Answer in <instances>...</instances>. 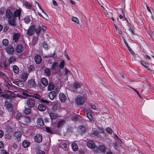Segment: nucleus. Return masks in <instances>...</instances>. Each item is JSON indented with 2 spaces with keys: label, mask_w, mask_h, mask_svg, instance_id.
<instances>
[{
  "label": "nucleus",
  "mask_w": 154,
  "mask_h": 154,
  "mask_svg": "<svg viewBox=\"0 0 154 154\" xmlns=\"http://www.w3.org/2000/svg\"><path fill=\"white\" fill-rule=\"evenodd\" d=\"M65 64V61L63 60L60 62V64L58 62H55L52 63L51 68L54 72L59 75L61 73V69L63 68Z\"/></svg>",
  "instance_id": "f257e3e1"
},
{
  "label": "nucleus",
  "mask_w": 154,
  "mask_h": 154,
  "mask_svg": "<svg viewBox=\"0 0 154 154\" xmlns=\"http://www.w3.org/2000/svg\"><path fill=\"white\" fill-rule=\"evenodd\" d=\"M85 99L84 97L79 95L77 96L75 99V103L78 105H83L85 102Z\"/></svg>",
  "instance_id": "f03ea898"
},
{
  "label": "nucleus",
  "mask_w": 154,
  "mask_h": 154,
  "mask_svg": "<svg viewBox=\"0 0 154 154\" xmlns=\"http://www.w3.org/2000/svg\"><path fill=\"white\" fill-rule=\"evenodd\" d=\"M9 64L8 60L5 59L0 63V67L7 70L9 68Z\"/></svg>",
  "instance_id": "7ed1b4c3"
},
{
  "label": "nucleus",
  "mask_w": 154,
  "mask_h": 154,
  "mask_svg": "<svg viewBox=\"0 0 154 154\" xmlns=\"http://www.w3.org/2000/svg\"><path fill=\"white\" fill-rule=\"evenodd\" d=\"M58 88L55 90V91H52L49 92L48 97L51 100H53L57 94L59 92Z\"/></svg>",
  "instance_id": "20e7f679"
},
{
  "label": "nucleus",
  "mask_w": 154,
  "mask_h": 154,
  "mask_svg": "<svg viewBox=\"0 0 154 154\" xmlns=\"http://www.w3.org/2000/svg\"><path fill=\"white\" fill-rule=\"evenodd\" d=\"M36 83L35 81L31 79L28 80L27 85L30 88H34L35 87Z\"/></svg>",
  "instance_id": "39448f33"
},
{
  "label": "nucleus",
  "mask_w": 154,
  "mask_h": 154,
  "mask_svg": "<svg viewBox=\"0 0 154 154\" xmlns=\"http://www.w3.org/2000/svg\"><path fill=\"white\" fill-rule=\"evenodd\" d=\"M21 11L22 10L20 8L15 11L14 12L13 17L16 18L17 17H18V19L19 20L21 16Z\"/></svg>",
  "instance_id": "423d86ee"
},
{
  "label": "nucleus",
  "mask_w": 154,
  "mask_h": 154,
  "mask_svg": "<svg viewBox=\"0 0 154 154\" xmlns=\"http://www.w3.org/2000/svg\"><path fill=\"white\" fill-rule=\"evenodd\" d=\"M21 135L22 134L20 131H15L14 134L15 140L18 142L20 141Z\"/></svg>",
  "instance_id": "0eeeda50"
},
{
  "label": "nucleus",
  "mask_w": 154,
  "mask_h": 154,
  "mask_svg": "<svg viewBox=\"0 0 154 154\" xmlns=\"http://www.w3.org/2000/svg\"><path fill=\"white\" fill-rule=\"evenodd\" d=\"M26 104L29 107H33L35 105V101L32 99H29L26 101Z\"/></svg>",
  "instance_id": "6e6552de"
},
{
  "label": "nucleus",
  "mask_w": 154,
  "mask_h": 154,
  "mask_svg": "<svg viewBox=\"0 0 154 154\" xmlns=\"http://www.w3.org/2000/svg\"><path fill=\"white\" fill-rule=\"evenodd\" d=\"M5 106L6 107L7 109L10 112H12L13 108V106L11 104L9 103L8 101H5Z\"/></svg>",
  "instance_id": "1a4fd4ad"
},
{
  "label": "nucleus",
  "mask_w": 154,
  "mask_h": 154,
  "mask_svg": "<svg viewBox=\"0 0 154 154\" xmlns=\"http://www.w3.org/2000/svg\"><path fill=\"white\" fill-rule=\"evenodd\" d=\"M82 85L81 84L75 82L73 85V88L71 89V90L73 92H75L76 89L80 88Z\"/></svg>",
  "instance_id": "9d476101"
},
{
  "label": "nucleus",
  "mask_w": 154,
  "mask_h": 154,
  "mask_svg": "<svg viewBox=\"0 0 154 154\" xmlns=\"http://www.w3.org/2000/svg\"><path fill=\"white\" fill-rule=\"evenodd\" d=\"M35 31V27L33 25H32L29 28L27 31V34L29 36L32 35Z\"/></svg>",
  "instance_id": "9b49d317"
},
{
  "label": "nucleus",
  "mask_w": 154,
  "mask_h": 154,
  "mask_svg": "<svg viewBox=\"0 0 154 154\" xmlns=\"http://www.w3.org/2000/svg\"><path fill=\"white\" fill-rule=\"evenodd\" d=\"M16 18L13 17H12L8 20L9 24L12 26H14L16 25Z\"/></svg>",
  "instance_id": "f8f14e48"
},
{
  "label": "nucleus",
  "mask_w": 154,
  "mask_h": 154,
  "mask_svg": "<svg viewBox=\"0 0 154 154\" xmlns=\"http://www.w3.org/2000/svg\"><path fill=\"white\" fill-rule=\"evenodd\" d=\"M34 139L36 142L38 143H40L42 141V137L40 134H37L35 136Z\"/></svg>",
  "instance_id": "ddd939ff"
},
{
  "label": "nucleus",
  "mask_w": 154,
  "mask_h": 154,
  "mask_svg": "<svg viewBox=\"0 0 154 154\" xmlns=\"http://www.w3.org/2000/svg\"><path fill=\"white\" fill-rule=\"evenodd\" d=\"M6 17L8 19V20L12 17L13 14L12 11L9 9H7L5 13Z\"/></svg>",
  "instance_id": "4468645a"
},
{
  "label": "nucleus",
  "mask_w": 154,
  "mask_h": 154,
  "mask_svg": "<svg viewBox=\"0 0 154 154\" xmlns=\"http://www.w3.org/2000/svg\"><path fill=\"white\" fill-rule=\"evenodd\" d=\"M5 50L7 52L10 54H12L14 51V49L13 46L9 45L5 48Z\"/></svg>",
  "instance_id": "2eb2a0df"
},
{
  "label": "nucleus",
  "mask_w": 154,
  "mask_h": 154,
  "mask_svg": "<svg viewBox=\"0 0 154 154\" xmlns=\"http://www.w3.org/2000/svg\"><path fill=\"white\" fill-rule=\"evenodd\" d=\"M59 97L60 101L63 103L65 102L67 99L66 95L62 93L59 94Z\"/></svg>",
  "instance_id": "dca6fc26"
},
{
  "label": "nucleus",
  "mask_w": 154,
  "mask_h": 154,
  "mask_svg": "<svg viewBox=\"0 0 154 154\" xmlns=\"http://www.w3.org/2000/svg\"><path fill=\"white\" fill-rule=\"evenodd\" d=\"M87 145L90 148L93 149L96 148L95 144L94 142L91 140L88 141L87 143Z\"/></svg>",
  "instance_id": "f3484780"
},
{
  "label": "nucleus",
  "mask_w": 154,
  "mask_h": 154,
  "mask_svg": "<svg viewBox=\"0 0 154 154\" xmlns=\"http://www.w3.org/2000/svg\"><path fill=\"white\" fill-rule=\"evenodd\" d=\"M96 152H97L98 150L103 152H105L106 151V149L103 145H100L99 147H96Z\"/></svg>",
  "instance_id": "a211bd4d"
},
{
  "label": "nucleus",
  "mask_w": 154,
  "mask_h": 154,
  "mask_svg": "<svg viewBox=\"0 0 154 154\" xmlns=\"http://www.w3.org/2000/svg\"><path fill=\"white\" fill-rule=\"evenodd\" d=\"M13 83L14 84L17 85L19 88L23 87L24 85L23 82L21 81H14L13 82Z\"/></svg>",
  "instance_id": "6ab92c4d"
},
{
  "label": "nucleus",
  "mask_w": 154,
  "mask_h": 154,
  "mask_svg": "<svg viewBox=\"0 0 154 154\" xmlns=\"http://www.w3.org/2000/svg\"><path fill=\"white\" fill-rule=\"evenodd\" d=\"M23 46L21 45H17L15 48V51L17 53H20L23 51Z\"/></svg>",
  "instance_id": "aec40b11"
},
{
  "label": "nucleus",
  "mask_w": 154,
  "mask_h": 154,
  "mask_svg": "<svg viewBox=\"0 0 154 154\" xmlns=\"http://www.w3.org/2000/svg\"><path fill=\"white\" fill-rule=\"evenodd\" d=\"M34 59L35 62L37 64L40 63L42 60L41 56L38 54L35 56Z\"/></svg>",
  "instance_id": "412c9836"
},
{
  "label": "nucleus",
  "mask_w": 154,
  "mask_h": 154,
  "mask_svg": "<svg viewBox=\"0 0 154 154\" xmlns=\"http://www.w3.org/2000/svg\"><path fill=\"white\" fill-rule=\"evenodd\" d=\"M20 37V35L18 33H14L13 35V41L15 42H17L18 41Z\"/></svg>",
  "instance_id": "4be33fe9"
},
{
  "label": "nucleus",
  "mask_w": 154,
  "mask_h": 154,
  "mask_svg": "<svg viewBox=\"0 0 154 154\" xmlns=\"http://www.w3.org/2000/svg\"><path fill=\"white\" fill-rule=\"evenodd\" d=\"M89 110V109H86L85 111L86 112V116L87 117L90 121H91L92 120V117L91 112Z\"/></svg>",
  "instance_id": "5701e85b"
},
{
  "label": "nucleus",
  "mask_w": 154,
  "mask_h": 154,
  "mask_svg": "<svg viewBox=\"0 0 154 154\" xmlns=\"http://www.w3.org/2000/svg\"><path fill=\"white\" fill-rule=\"evenodd\" d=\"M49 115L52 120L56 119L58 117L56 113L51 111L49 113Z\"/></svg>",
  "instance_id": "b1692460"
},
{
  "label": "nucleus",
  "mask_w": 154,
  "mask_h": 154,
  "mask_svg": "<svg viewBox=\"0 0 154 154\" xmlns=\"http://www.w3.org/2000/svg\"><path fill=\"white\" fill-rule=\"evenodd\" d=\"M37 124L41 126H43L44 125L43 120L41 118H39L37 119Z\"/></svg>",
  "instance_id": "393cba45"
},
{
  "label": "nucleus",
  "mask_w": 154,
  "mask_h": 154,
  "mask_svg": "<svg viewBox=\"0 0 154 154\" xmlns=\"http://www.w3.org/2000/svg\"><path fill=\"white\" fill-rule=\"evenodd\" d=\"M29 75L27 72H23L20 76V78L24 81L26 80L28 77Z\"/></svg>",
  "instance_id": "a878e982"
},
{
  "label": "nucleus",
  "mask_w": 154,
  "mask_h": 154,
  "mask_svg": "<svg viewBox=\"0 0 154 154\" xmlns=\"http://www.w3.org/2000/svg\"><path fill=\"white\" fill-rule=\"evenodd\" d=\"M41 82L42 84L45 86L48 85V81L47 79L45 77H42L41 79Z\"/></svg>",
  "instance_id": "bb28decb"
},
{
  "label": "nucleus",
  "mask_w": 154,
  "mask_h": 154,
  "mask_svg": "<svg viewBox=\"0 0 154 154\" xmlns=\"http://www.w3.org/2000/svg\"><path fill=\"white\" fill-rule=\"evenodd\" d=\"M114 26L115 27V29L117 33L119 36H122V38H123L122 35V32L121 29L119 28L115 24H114Z\"/></svg>",
  "instance_id": "cd10ccee"
},
{
  "label": "nucleus",
  "mask_w": 154,
  "mask_h": 154,
  "mask_svg": "<svg viewBox=\"0 0 154 154\" xmlns=\"http://www.w3.org/2000/svg\"><path fill=\"white\" fill-rule=\"evenodd\" d=\"M30 142L27 140H24L22 142V146L25 148H26L30 145Z\"/></svg>",
  "instance_id": "c85d7f7f"
},
{
  "label": "nucleus",
  "mask_w": 154,
  "mask_h": 154,
  "mask_svg": "<svg viewBox=\"0 0 154 154\" xmlns=\"http://www.w3.org/2000/svg\"><path fill=\"white\" fill-rule=\"evenodd\" d=\"M44 72L46 76L49 77L51 74V71L50 69L48 68H46L44 70Z\"/></svg>",
  "instance_id": "c756f323"
},
{
  "label": "nucleus",
  "mask_w": 154,
  "mask_h": 154,
  "mask_svg": "<svg viewBox=\"0 0 154 154\" xmlns=\"http://www.w3.org/2000/svg\"><path fill=\"white\" fill-rule=\"evenodd\" d=\"M48 85V91H51L54 89V85L53 83L50 82Z\"/></svg>",
  "instance_id": "7c9ffc66"
},
{
  "label": "nucleus",
  "mask_w": 154,
  "mask_h": 154,
  "mask_svg": "<svg viewBox=\"0 0 154 154\" xmlns=\"http://www.w3.org/2000/svg\"><path fill=\"white\" fill-rule=\"evenodd\" d=\"M38 108L41 111H44L46 109L45 107L42 104H39L38 106Z\"/></svg>",
  "instance_id": "2f4dec72"
},
{
  "label": "nucleus",
  "mask_w": 154,
  "mask_h": 154,
  "mask_svg": "<svg viewBox=\"0 0 154 154\" xmlns=\"http://www.w3.org/2000/svg\"><path fill=\"white\" fill-rule=\"evenodd\" d=\"M71 146L73 150L75 151H76L78 150V147L76 143H72L71 145Z\"/></svg>",
  "instance_id": "473e14b6"
},
{
  "label": "nucleus",
  "mask_w": 154,
  "mask_h": 154,
  "mask_svg": "<svg viewBox=\"0 0 154 154\" xmlns=\"http://www.w3.org/2000/svg\"><path fill=\"white\" fill-rule=\"evenodd\" d=\"M13 70L14 73L16 74H18L19 71L18 67L16 65H14L13 66Z\"/></svg>",
  "instance_id": "72a5a7b5"
},
{
  "label": "nucleus",
  "mask_w": 154,
  "mask_h": 154,
  "mask_svg": "<svg viewBox=\"0 0 154 154\" xmlns=\"http://www.w3.org/2000/svg\"><path fill=\"white\" fill-rule=\"evenodd\" d=\"M98 134L99 132L95 130L93 131V134H91V136L93 139H94L97 136H98Z\"/></svg>",
  "instance_id": "f704fd0d"
},
{
  "label": "nucleus",
  "mask_w": 154,
  "mask_h": 154,
  "mask_svg": "<svg viewBox=\"0 0 154 154\" xmlns=\"http://www.w3.org/2000/svg\"><path fill=\"white\" fill-rule=\"evenodd\" d=\"M32 97L37 99L39 100L41 98V96L37 93L32 94L31 95Z\"/></svg>",
  "instance_id": "c9c22d12"
},
{
  "label": "nucleus",
  "mask_w": 154,
  "mask_h": 154,
  "mask_svg": "<svg viewBox=\"0 0 154 154\" xmlns=\"http://www.w3.org/2000/svg\"><path fill=\"white\" fill-rule=\"evenodd\" d=\"M82 117L78 115H76L74 116L71 119L73 121H76L79 119H81Z\"/></svg>",
  "instance_id": "e433bc0d"
},
{
  "label": "nucleus",
  "mask_w": 154,
  "mask_h": 154,
  "mask_svg": "<svg viewBox=\"0 0 154 154\" xmlns=\"http://www.w3.org/2000/svg\"><path fill=\"white\" fill-rule=\"evenodd\" d=\"M16 60V58L14 56H11L8 59V61L9 63H14Z\"/></svg>",
  "instance_id": "4c0bfd02"
},
{
  "label": "nucleus",
  "mask_w": 154,
  "mask_h": 154,
  "mask_svg": "<svg viewBox=\"0 0 154 154\" xmlns=\"http://www.w3.org/2000/svg\"><path fill=\"white\" fill-rule=\"evenodd\" d=\"M24 20L26 23L28 24L29 23L31 20L30 16H27L25 17L24 19Z\"/></svg>",
  "instance_id": "58836bf2"
},
{
  "label": "nucleus",
  "mask_w": 154,
  "mask_h": 154,
  "mask_svg": "<svg viewBox=\"0 0 154 154\" xmlns=\"http://www.w3.org/2000/svg\"><path fill=\"white\" fill-rule=\"evenodd\" d=\"M22 114L20 112H18L16 114L14 117V118L16 120H20L21 117H22Z\"/></svg>",
  "instance_id": "ea45409f"
},
{
  "label": "nucleus",
  "mask_w": 154,
  "mask_h": 154,
  "mask_svg": "<svg viewBox=\"0 0 154 154\" xmlns=\"http://www.w3.org/2000/svg\"><path fill=\"white\" fill-rule=\"evenodd\" d=\"M41 24L38 25L37 27L35 29V32L36 34H38L41 31Z\"/></svg>",
  "instance_id": "a19ab883"
},
{
  "label": "nucleus",
  "mask_w": 154,
  "mask_h": 154,
  "mask_svg": "<svg viewBox=\"0 0 154 154\" xmlns=\"http://www.w3.org/2000/svg\"><path fill=\"white\" fill-rule=\"evenodd\" d=\"M72 20L75 23L77 24H79V21L78 19L74 17H72Z\"/></svg>",
  "instance_id": "79ce46f5"
},
{
  "label": "nucleus",
  "mask_w": 154,
  "mask_h": 154,
  "mask_svg": "<svg viewBox=\"0 0 154 154\" xmlns=\"http://www.w3.org/2000/svg\"><path fill=\"white\" fill-rule=\"evenodd\" d=\"M31 112V109L30 108H26L23 111L24 114L26 115L29 114Z\"/></svg>",
  "instance_id": "37998d69"
},
{
  "label": "nucleus",
  "mask_w": 154,
  "mask_h": 154,
  "mask_svg": "<svg viewBox=\"0 0 154 154\" xmlns=\"http://www.w3.org/2000/svg\"><path fill=\"white\" fill-rule=\"evenodd\" d=\"M145 67H148L149 66L148 63L143 60H142L140 62Z\"/></svg>",
  "instance_id": "c03bdc74"
},
{
  "label": "nucleus",
  "mask_w": 154,
  "mask_h": 154,
  "mask_svg": "<svg viewBox=\"0 0 154 154\" xmlns=\"http://www.w3.org/2000/svg\"><path fill=\"white\" fill-rule=\"evenodd\" d=\"M8 40L6 39H3L2 40V43L5 46H7L8 45Z\"/></svg>",
  "instance_id": "a18cd8bd"
},
{
  "label": "nucleus",
  "mask_w": 154,
  "mask_h": 154,
  "mask_svg": "<svg viewBox=\"0 0 154 154\" xmlns=\"http://www.w3.org/2000/svg\"><path fill=\"white\" fill-rule=\"evenodd\" d=\"M79 128L80 129L81 132L82 133H84L85 132V129L84 126H80L79 127Z\"/></svg>",
  "instance_id": "49530a36"
},
{
  "label": "nucleus",
  "mask_w": 154,
  "mask_h": 154,
  "mask_svg": "<svg viewBox=\"0 0 154 154\" xmlns=\"http://www.w3.org/2000/svg\"><path fill=\"white\" fill-rule=\"evenodd\" d=\"M65 122L63 120H62L60 121L58 123L57 127L58 128L61 127L65 123Z\"/></svg>",
  "instance_id": "de8ad7c7"
},
{
  "label": "nucleus",
  "mask_w": 154,
  "mask_h": 154,
  "mask_svg": "<svg viewBox=\"0 0 154 154\" xmlns=\"http://www.w3.org/2000/svg\"><path fill=\"white\" fill-rule=\"evenodd\" d=\"M5 129L6 131L8 132H11L13 131V128L9 126H7L6 127Z\"/></svg>",
  "instance_id": "09e8293b"
},
{
  "label": "nucleus",
  "mask_w": 154,
  "mask_h": 154,
  "mask_svg": "<svg viewBox=\"0 0 154 154\" xmlns=\"http://www.w3.org/2000/svg\"><path fill=\"white\" fill-rule=\"evenodd\" d=\"M106 131L109 134H111L112 133V131L110 128L107 127L106 129Z\"/></svg>",
  "instance_id": "8fccbe9b"
},
{
  "label": "nucleus",
  "mask_w": 154,
  "mask_h": 154,
  "mask_svg": "<svg viewBox=\"0 0 154 154\" xmlns=\"http://www.w3.org/2000/svg\"><path fill=\"white\" fill-rule=\"evenodd\" d=\"M65 74L66 75H71V72L66 68H65Z\"/></svg>",
  "instance_id": "3c124183"
},
{
  "label": "nucleus",
  "mask_w": 154,
  "mask_h": 154,
  "mask_svg": "<svg viewBox=\"0 0 154 154\" xmlns=\"http://www.w3.org/2000/svg\"><path fill=\"white\" fill-rule=\"evenodd\" d=\"M43 47L46 50L48 49V45L47 43L45 42L43 43Z\"/></svg>",
  "instance_id": "603ef678"
},
{
  "label": "nucleus",
  "mask_w": 154,
  "mask_h": 154,
  "mask_svg": "<svg viewBox=\"0 0 154 154\" xmlns=\"http://www.w3.org/2000/svg\"><path fill=\"white\" fill-rule=\"evenodd\" d=\"M25 122L26 123H28L30 122V118L28 117H26L25 119Z\"/></svg>",
  "instance_id": "864d4df0"
},
{
  "label": "nucleus",
  "mask_w": 154,
  "mask_h": 154,
  "mask_svg": "<svg viewBox=\"0 0 154 154\" xmlns=\"http://www.w3.org/2000/svg\"><path fill=\"white\" fill-rule=\"evenodd\" d=\"M41 30H42L43 31H45L47 30L46 27L43 25L42 24H41Z\"/></svg>",
  "instance_id": "5fc2aeb1"
},
{
  "label": "nucleus",
  "mask_w": 154,
  "mask_h": 154,
  "mask_svg": "<svg viewBox=\"0 0 154 154\" xmlns=\"http://www.w3.org/2000/svg\"><path fill=\"white\" fill-rule=\"evenodd\" d=\"M46 131L47 132L49 133L50 134L52 133V131L51 130V129L50 128H49L48 127H46Z\"/></svg>",
  "instance_id": "6e6d98bb"
},
{
  "label": "nucleus",
  "mask_w": 154,
  "mask_h": 154,
  "mask_svg": "<svg viewBox=\"0 0 154 154\" xmlns=\"http://www.w3.org/2000/svg\"><path fill=\"white\" fill-rule=\"evenodd\" d=\"M91 107L93 109L95 110L96 107V105L93 103H91L90 105Z\"/></svg>",
  "instance_id": "4d7b16f0"
},
{
  "label": "nucleus",
  "mask_w": 154,
  "mask_h": 154,
  "mask_svg": "<svg viewBox=\"0 0 154 154\" xmlns=\"http://www.w3.org/2000/svg\"><path fill=\"white\" fill-rule=\"evenodd\" d=\"M33 68L34 67L30 65L28 68V71L29 72H31L33 69Z\"/></svg>",
  "instance_id": "13d9d810"
},
{
  "label": "nucleus",
  "mask_w": 154,
  "mask_h": 154,
  "mask_svg": "<svg viewBox=\"0 0 154 154\" xmlns=\"http://www.w3.org/2000/svg\"><path fill=\"white\" fill-rule=\"evenodd\" d=\"M98 130L101 133H103L104 132V129L102 127H99L98 128Z\"/></svg>",
  "instance_id": "bf43d9fd"
},
{
  "label": "nucleus",
  "mask_w": 154,
  "mask_h": 154,
  "mask_svg": "<svg viewBox=\"0 0 154 154\" xmlns=\"http://www.w3.org/2000/svg\"><path fill=\"white\" fill-rule=\"evenodd\" d=\"M57 105H54L53 106L52 108V109L53 111H55L57 110Z\"/></svg>",
  "instance_id": "052dcab7"
},
{
  "label": "nucleus",
  "mask_w": 154,
  "mask_h": 154,
  "mask_svg": "<svg viewBox=\"0 0 154 154\" xmlns=\"http://www.w3.org/2000/svg\"><path fill=\"white\" fill-rule=\"evenodd\" d=\"M123 41H124V42L125 45L127 46V47L128 49H129V48L130 49V48L129 47V46H128V44L127 43V42H126L125 39L123 38Z\"/></svg>",
  "instance_id": "680f3d73"
},
{
  "label": "nucleus",
  "mask_w": 154,
  "mask_h": 154,
  "mask_svg": "<svg viewBox=\"0 0 154 154\" xmlns=\"http://www.w3.org/2000/svg\"><path fill=\"white\" fill-rule=\"evenodd\" d=\"M5 75V73L1 71H0V77H3Z\"/></svg>",
  "instance_id": "e2e57ef3"
},
{
  "label": "nucleus",
  "mask_w": 154,
  "mask_h": 154,
  "mask_svg": "<svg viewBox=\"0 0 154 154\" xmlns=\"http://www.w3.org/2000/svg\"><path fill=\"white\" fill-rule=\"evenodd\" d=\"M113 137H114V139L116 140H119V137L116 134H115L114 135Z\"/></svg>",
  "instance_id": "0e129e2a"
},
{
  "label": "nucleus",
  "mask_w": 154,
  "mask_h": 154,
  "mask_svg": "<svg viewBox=\"0 0 154 154\" xmlns=\"http://www.w3.org/2000/svg\"><path fill=\"white\" fill-rule=\"evenodd\" d=\"M41 101L43 103H45L46 104L48 103H49V102L48 101L44 99H42L41 100Z\"/></svg>",
  "instance_id": "69168bd1"
},
{
  "label": "nucleus",
  "mask_w": 154,
  "mask_h": 154,
  "mask_svg": "<svg viewBox=\"0 0 154 154\" xmlns=\"http://www.w3.org/2000/svg\"><path fill=\"white\" fill-rule=\"evenodd\" d=\"M1 151L2 154H8V152L4 149H2Z\"/></svg>",
  "instance_id": "338daca9"
},
{
  "label": "nucleus",
  "mask_w": 154,
  "mask_h": 154,
  "mask_svg": "<svg viewBox=\"0 0 154 154\" xmlns=\"http://www.w3.org/2000/svg\"><path fill=\"white\" fill-rule=\"evenodd\" d=\"M37 154H45V152L43 151L40 150L37 152Z\"/></svg>",
  "instance_id": "774afa93"
}]
</instances>
